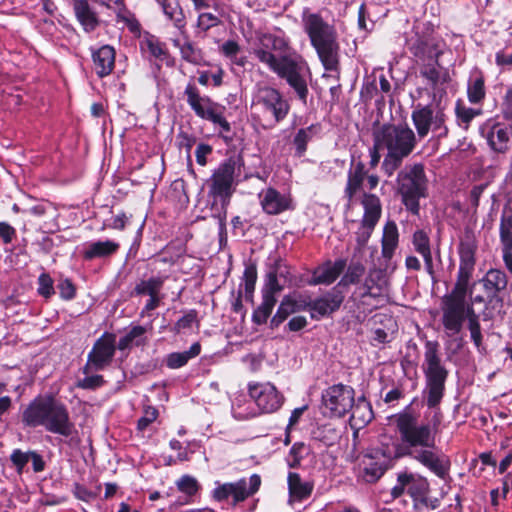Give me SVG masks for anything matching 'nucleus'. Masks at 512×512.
Returning a JSON list of instances; mask_svg holds the SVG:
<instances>
[{
  "instance_id": "nucleus-1",
  "label": "nucleus",
  "mask_w": 512,
  "mask_h": 512,
  "mask_svg": "<svg viewBox=\"0 0 512 512\" xmlns=\"http://www.w3.org/2000/svg\"><path fill=\"white\" fill-rule=\"evenodd\" d=\"M394 424L399 434V444L394 454L388 453V458L410 457L421 464L437 477L445 479L450 470L449 458L436 446V436L440 420L437 415L432 423L421 422L411 411H403L394 416Z\"/></svg>"
},
{
  "instance_id": "nucleus-2",
  "label": "nucleus",
  "mask_w": 512,
  "mask_h": 512,
  "mask_svg": "<svg viewBox=\"0 0 512 512\" xmlns=\"http://www.w3.org/2000/svg\"><path fill=\"white\" fill-rule=\"evenodd\" d=\"M261 48L255 50L260 62L266 64L295 91L304 103L308 95L307 77L309 69L300 57L283 56L277 58L270 50H284L286 42L283 38L265 34L261 38Z\"/></svg>"
},
{
  "instance_id": "nucleus-3",
  "label": "nucleus",
  "mask_w": 512,
  "mask_h": 512,
  "mask_svg": "<svg viewBox=\"0 0 512 512\" xmlns=\"http://www.w3.org/2000/svg\"><path fill=\"white\" fill-rule=\"evenodd\" d=\"M22 423L27 427H43L46 431L64 437L72 435L74 424L65 404L53 396L34 398L22 412Z\"/></svg>"
},
{
  "instance_id": "nucleus-4",
  "label": "nucleus",
  "mask_w": 512,
  "mask_h": 512,
  "mask_svg": "<svg viewBox=\"0 0 512 512\" xmlns=\"http://www.w3.org/2000/svg\"><path fill=\"white\" fill-rule=\"evenodd\" d=\"M303 26L325 70L339 66V44L335 29L316 13H303Z\"/></svg>"
},
{
  "instance_id": "nucleus-5",
  "label": "nucleus",
  "mask_w": 512,
  "mask_h": 512,
  "mask_svg": "<svg viewBox=\"0 0 512 512\" xmlns=\"http://www.w3.org/2000/svg\"><path fill=\"white\" fill-rule=\"evenodd\" d=\"M442 324L445 334L452 338L457 337L468 321L471 339L479 347L482 342L481 326L473 304L467 300V296L455 298H442Z\"/></svg>"
},
{
  "instance_id": "nucleus-6",
  "label": "nucleus",
  "mask_w": 512,
  "mask_h": 512,
  "mask_svg": "<svg viewBox=\"0 0 512 512\" xmlns=\"http://www.w3.org/2000/svg\"><path fill=\"white\" fill-rule=\"evenodd\" d=\"M251 108L258 117L269 122L267 127H274L286 118L290 105L278 89L257 84L252 94Z\"/></svg>"
},
{
  "instance_id": "nucleus-7",
  "label": "nucleus",
  "mask_w": 512,
  "mask_h": 512,
  "mask_svg": "<svg viewBox=\"0 0 512 512\" xmlns=\"http://www.w3.org/2000/svg\"><path fill=\"white\" fill-rule=\"evenodd\" d=\"M424 348L422 369L426 378V389L428 392L427 405L434 407L440 403L443 397L448 371L441 363L438 342L427 341Z\"/></svg>"
},
{
  "instance_id": "nucleus-8",
  "label": "nucleus",
  "mask_w": 512,
  "mask_h": 512,
  "mask_svg": "<svg viewBox=\"0 0 512 512\" xmlns=\"http://www.w3.org/2000/svg\"><path fill=\"white\" fill-rule=\"evenodd\" d=\"M399 193L406 209L413 214L419 212V199L426 197L427 179L421 164L405 166L397 177Z\"/></svg>"
},
{
  "instance_id": "nucleus-9",
  "label": "nucleus",
  "mask_w": 512,
  "mask_h": 512,
  "mask_svg": "<svg viewBox=\"0 0 512 512\" xmlns=\"http://www.w3.org/2000/svg\"><path fill=\"white\" fill-rule=\"evenodd\" d=\"M377 147L389 153L409 156L417 143L415 132L407 124H385L374 134Z\"/></svg>"
},
{
  "instance_id": "nucleus-10",
  "label": "nucleus",
  "mask_w": 512,
  "mask_h": 512,
  "mask_svg": "<svg viewBox=\"0 0 512 512\" xmlns=\"http://www.w3.org/2000/svg\"><path fill=\"white\" fill-rule=\"evenodd\" d=\"M442 106V100H437L429 105H417L412 111L411 119L416 129V135L423 139L429 132L437 138L446 137L448 127L446 125L447 115Z\"/></svg>"
},
{
  "instance_id": "nucleus-11",
  "label": "nucleus",
  "mask_w": 512,
  "mask_h": 512,
  "mask_svg": "<svg viewBox=\"0 0 512 512\" xmlns=\"http://www.w3.org/2000/svg\"><path fill=\"white\" fill-rule=\"evenodd\" d=\"M406 45L410 53L422 63L440 59L446 46L431 30L421 29L419 26L414 27L413 34L406 39Z\"/></svg>"
},
{
  "instance_id": "nucleus-12",
  "label": "nucleus",
  "mask_w": 512,
  "mask_h": 512,
  "mask_svg": "<svg viewBox=\"0 0 512 512\" xmlns=\"http://www.w3.org/2000/svg\"><path fill=\"white\" fill-rule=\"evenodd\" d=\"M184 94L187 103L198 117L218 125L223 132L230 131V124L223 116L224 107L212 101L208 96L200 95L199 90L193 84L186 86Z\"/></svg>"
},
{
  "instance_id": "nucleus-13",
  "label": "nucleus",
  "mask_w": 512,
  "mask_h": 512,
  "mask_svg": "<svg viewBox=\"0 0 512 512\" xmlns=\"http://www.w3.org/2000/svg\"><path fill=\"white\" fill-rule=\"evenodd\" d=\"M430 485L426 477L408 471L400 472L397 476V483L391 490L393 498L402 496L405 492L413 499L414 506L420 508L428 507Z\"/></svg>"
},
{
  "instance_id": "nucleus-14",
  "label": "nucleus",
  "mask_w": 512,
  "mask_h": 512,
  "mask_svg": "<svg viewBox=\"0 0 512 512\" xmlns=\"http://www.w3.org/2000/svg\"><path fill=\"white\" fill-rule=\"evenodd\" d=\"M477 246L471 237H466L460 242V264L456 283L450 293L443 298H455L467 296L468 286L475 268V253Z\"/></svg>"
},
{
  "instance_id": "nucleus-15",
  "label": "nucleus",
  "mask_w": 512,
  "mask_h": 512,
  "mask_svg": "<svg viewBox=\"0 0 512 512\" xmlns=\"http://www.w3.org/2000/svg\"><path fill=\"white\" fill-rule=\"evenodd\" d=\"M215 488L212 491V497L218 502L226 501L232 498L233 505L245 501L253 496L261 486V477L258 474H252L248 479L241 478L235 482L220 483L215 482Z\"/></svg>"
},
{
  "instance_id": "nucleus-16",
  "label": "nucleus",
  "mask_w": 512,
  "mask_h": 512,
  "mask_svg": "<svg viewBox=\"0 0 512 512\" xmlns=\"http://www.w3.org/2000/svg\"><path fill=\"white\" fill-rule=\"evenodd\" d=\"M116 337L111 333H104L93 345L88 353L87 362L83 367L84 374L102 371L107 368L116 351Z\"/></svg>"
},
{
  "instance_id": "nucleus-17",
  "label": "nucleus",
  "mask_w": 512,
  "mask_h": 512,
  "mask_svg": "<svg viewBox=\"0 0 512 512\" xmlns=\"http://www.w3.org/2000/svg\"><path fill=\"white\" fill-rule=\"evenodd\" d=\"M324 414L330 417H342L353 407L354 390L346 385L329 387L322 396Z\"/></svg>"
},
{
  "instance_id": "nucleus-18",
  "label": "nucleus",
  "mask_w": 512,
  "mask_h": 512,
  "mask_svg": "<svg viewBox=\"0 0 512 512\" xmlns=\"http://www.w3.org/2000/svg\"><path fill=\"white\" fill-rule=\"evenodd\" d=\"M419 73L432 90L433 102L442 100L446 93L445 85L451 81L448 68L440 64V59H435L421 63Z\"/></svg>"
},
{
  "instance_id": "nucleus-19",
  "label": "nucleus",
  "mask_w": 512,
  "mask_h": 512,
  "mask_svg": "<svg viewBox=\"0 0 512 512\" xmlns=\"http://www.w3.org/2000/svg\"><path fill=\"white\" fill-rule=\"evenodd\" d=\"M367 180L369 190H373L379 184V177L376 174H368L365 164L360 158L352 156L351 163L347 172V183L345 187V195L349 201L359 193Z\"/></svg>"
},
{
  "instance_id": "nucleus-20",
  "label": "nucleus",
  "mask_w": 512,
  "mask_h": 512,
  "mask_svg": "<svg viewBox=\"0 0 512 512\" xmlns=\"http://www.w3.org/2000/svg\"><path fill=\"white\" fill-rule=\"evenodd\" d=\"M248 392L263 413L275 412L284 402L283 395L270 382L250 383Z\"/></svg>"
},
{
  "instance_id": "nucleus-21",
  "label": "nucleus",
  "mask_w": 512,
  "mask_h": 512,
  "mask_svg": "<svg viewBox=\"0 0 512 512\" xmlns=\"http://www.w3.org/2000/svg\"><path fill=\"white\" fill-rule=\"evenodd\" d=\"M236 161L229 158L219 165L211 177L210 193L222 199L229 198L232 194V185Z\"/></svg>"
},
{
  "instance_id": "nucleus-22",
  "label": "nucleus",
  "mask_w": 512,
  "mask_h": 512,
  "mask_svg": "<svg viewBox=\"0 0 512 512\" xmlns=\"http://www.w3.org/2000/svg\"><path fill=\"white\" fill-rule=\"evenodd\" d=\"M388 278L385 269L371 268L360 290L361 297H378L387 291Z\"/></svg>"
},
{
  "instance_id": "nucleus-23",
  "label": "nucleus",
  "mask_w": 512,
  "mask_h": 512,
  "mask_svg": "<svg viewBox=\"0 0 512 512\" xmlns=\"http://www.w3.org/2000/svg\"><path fill=\"white\" fill-rule=\"evenodd\" d=\"M263 210L271 215L282 213L291 208V199L273 188L262 191L259 195Z\"/></svg>"
},
{
  "instance_id": "nucleus-24",
  "label": "nucleus",
  "mask_w": 512,
  "mask_h": 512,
  "mask_svg": "<svg viewBox=\"0 0 512 512\" xmlns=\"http://www.w3.org/2000/svg\"><path fill=\"white\" fill-rule=\"evenodd\" d=\"M115 49L110 45H103L92 49V61L96 74L100 78L110 75L115 65Z\"/></svg>"
},
{
  "instance_id": "nucleus-25",
  "label": "nucleus",
  "mask_w": 512,
  "mask_h": 512,
  "mask_svg": "<svg viewBox=\"0 0 512 512\" xmlns=\"http://www.w3.org/2000/svg\"><path fill=\"white\" fill-rule=\"evenodd\" d=\"M346 267V260L338 259L335 262H326L315 269L313 282L316 284L333 283Z\"/></svg>"
},
{
  "instance_id": "nucleus-26",
  "label": "nucleus",
  "mask_w": 512,
  "mask_h": 512,
  "mask_svg": "<svg viewBox=\"0 0 512 512\" xmlns=\"http://www.w3.org/2000/svg\"><path fill=\"white\" fill-rule=\"evenodd\" d=\"M119 247V243L112 240L89 242L85 244L82 250V256L88 261L96 258H106L115 254Z\"/></svg>"
},
{
  "instance_id": "nucleus-27",
  "label": "nucleus",
  "mask_w": 512,
  "mask_h": 512,
  "mask_svg": "<svg viewBox=\"0 0 512 512\" xmlns=\"http://www.w3.org/2000/svg\"><path fill=\"white\" fill-rule=\"evenodd\" d=\"M399 244V231L394 221H387L383 227L381 239V255L386 261H390Z\"/></svg>"
},
{
  "instance_id": "nucleus-28",
  "label": "nucleus",
  "mask_w": 512,
  "mask_h": 512,
  "mask_svg": "<svg viewBox=\"0 0 512 512\" xmlns=\"http://www.w3.org/2000/svg\"><path fill=\"white\" fill-rule=\"evenodd\" d=\"M342 301L343 297L340 293H328L319 299L306 303V307L311 310L312 317H315V314L322 317L337 310Z\"/></svg>"
},
{
  "instance_id": "nucleus-29",
  "label": "nucleus",
  "mask_w": 512,
  "mask_h": 512,
  "mask_svg": "<svg viewBox=\"0 0 512 512\" xmlns=\"http://www.w3.org/2000/svg\"><path fill=\"white\" fill-rule=\"evenodd\" d=\"M73 9L85 32H92L99 25L98 17L87 0H74Z\"/></svg>"
},
{
  "instance_id": "nucleus-30",
  "label": "nucleus",
  "mask_w": 512,
  "mask_h": 512,
  "mask_svg": "<svg viewBox=\"0 0 512 512\" xmlns=\"http://www.w3.org/2000/svg\"><path fill=\"white\" fill-rule=\"evenodd\" d=\"M156 3L173 26L183 32L186 26V17L181 5L175 0H156Z\"/></svg>"
},
{
  "instance_id": "nucleus-31",
  "label": "nucleus",
  "mask_w": 512,
  "mask_h": 512,
  "mask_svg": "<svg viewBox=\"0 0 512 512\" xmlns=\"http://www.w3.org/2000/svg\"><path fill=\"white\" fill-rule=\"evenodd\" d=\"M412 244L414 250L423 257L427 273L433 276V259L428 234L423 230H416L412 235Z\"/></svg>"
},
{
  "instance_id": "nucleus-32",
  "label": "nucleus",
  "mask_w": 512,
  "mask_h": 512,
  "mask_svg": "<svg viewBox=\"0 0 512 512\" xmlns=\"http://www.w3.org/2000/svg\"><path fill=\"white\" fill-rule=\"evenodd\" d=\"M289 502L302 501L308 498L313 490V484L303 481L298 473L288 474Z\"/></svg>"
},
{
  "instance_id": "nucleus-33",
  "label": "nucleus",
  "mask_w": 512,
  "mask_h": 512,
  "mask_svg": "<svg viewBox=\"0 0 512 512\" xmlns=\"http://www.w3.org/2000/svg\"><path fill=\"white\" fill-rule=\"evenodd\" d=\"M485 78L481 71L474 69L467 83V97L471 104H480L485 99Z\"/></svg>"
},
{
  "instance_id": "nucleus-34",
  "label": "nucleus",
  "mask_w": 512,
  "mask_h": 512,
  "mask_svg": "<svg viewBox=\"0 0 512 512\" xmlns=\"http://www.w3.org/2000/svg\"><path fill=\"white\" fill-rule=\"evenodd\" d=\"M350 411V424L353 428L360 429L373 419L372 407L364 398H359L356 402L354 401Z\"/></svg>"
},
{
  "instance_id": "nucleus-35",
  "label": "nucleus",
  "mask_w": 512,
  "mask_h": 512,
  "mask_svg": "<svg viewBox=\"0 0 512 512\" xmlns=\"http://www.w3.org/2000/svg\"><path fill=\"white\" fill-rule=\"evenodd\" d=\"M361 204L364 209L362 222L377 225L382 215V205L378 196L364 193Z\"/></svg>"
},
{
  "instance_id": "nucleus-36",
  "label": "nucleus",
  "mask_w": 512,
  "mask_h": 512,
  "mask_svg": "<svg viewBox=\"0 0 512 512\" xmlns=\"http://www.w3.org/2000/svg\"><path fill=\"white\" fill-rule=\"evenodd\" d=\"M306 309V302L302 300H296L292 297H285L276 314L271 320V324L275 327L279 326L286 318L300 310Z\"/></svg>"
},
{
  "instance_id": "nucleus-37",
  "label": "nucleus",
  "mask_w": 512,
  "mask_h": 512,
  "mask_svg": "<svg viewBox=\"0 0 512 512\" xmlns=\"http://www.w3.org/2000/svg\"><path fill=\"white\" fill-rule=\"evenodd\" d=\"M509 140L510 132L508 128L503 127L500 124L493 125L487 135L489 145L494 151L499 153L507 151Z\"/></svg>"
},
{
  "instance_id": "nucleus-38",
  "label": "nucleus",
  "mask_w": 512,
  "mask_h": 512,
  "mask_svg": "<svg viewBox=\"0 0 512 512\" xmlns=\"http://www.w3.org/2000/svg\"><path fill=\"white\" fill-rule=\"evenodd\" d=\"M283 270L284 267L279 265L267 274L265 286L263 288L264 296L276 297L275 295L283 289V286L286 282V277Z\"/></svg>"
},
{
  "instance_id": "nucleus-39",
  "label": "nucleus",
  "mask_w": 512,
  "mask_h": 512,
  "mask_svg": "<svg viewBox=\"0 0 512 512\" xmlns=\"http://www.w3.org/2000/svg\"><path fill=\"white\" fill-rule=\"evenodd\" d=\"M482 281L486 292L492 295L506 289L508 282L506 274L498 269H490Z\"/></svg>"
},
{
  "instance_id": "nucleus-40",
  "label": "nucleus",
  "mask_w": 512,
  "mask_h": 512,
  "mask_svg": "<svg viewBox=\"0 0 512 512\" xmlns=\"http://www.w3.org/2000/svg\"><path fill=\"white\" fill-rule=\"evenodd\" d=\"M146 328L140 325L133 326L131 329L119 339L117 348L121 351L130 349L133 346H140L145 343Z\"/></svg>"
},
{
  "instance_id": "nucleus-41",
  "label": "nucleus",
  "mask_w": 512,
  "mask_h": 512,
  "mask_svg": "<svg viewBox=\"0 0 512 512\" xmlns=\"http://www.w3.org/2000/svg\"><path fill=\"white\" fill-rule=\"evenodd\" d=\"M166 279L167 276L164 275H157L152 276L148 279H143L136 284L134 288V293L136 295L148 296L160 295V290L162 289Z\"/></svg>"
},
{
  "instance_id": "nucleus-42",
  "label": "nucleus",
  "mask_w": 512,
  "mask_h": 512,
  "mask_svg": "<svg viewBox=\"0 0 512 512\" xmlns=\"http://www.w3.org/2000/svg\"><path fill=\"white\" fill-rule=\"evenodd\" d=\"M201 352V346L198 342L192 344L189 350L184 352H174L167 356L166 365L170 369H178L187 364V362L198 356Z\"/></svg>"
},
{
  "instance_id": "nucleus-43",
  "label": "nucleus",
  "mask_w": 512,
  "mask_h": 512,
  "mask_svg": "<svg viewBox=\"0 0 512 512\" xmlns=\"http://www.w3.org/2000/svg\"><path fill=\"white\" fill-rule=\"evenodd\" d=\"M176 486L180 492L185 495L184 500H179L177 504L184 505L192 502V497L196 495L200 489L197 479L190 475H183L176 481Z\"/></svg>"
},
{
  "instance_id": "nucleus-44",
  "label": "nucleus",
  "mask_w": 512,
  "mask_h": 512,
  "mask_svg": "<svg viewBox=\"0 0 512 512\" xmlns=\"http://www.w3.org/2000/svg\"><path fill=\"white\" fill-rule=\"evenodd\" d=\"M499 230L502 250L512 249V210L509 207L502 211Z\"/></svg>"
},
{
  "instance_id": "nucleus-45",
  "label": "nucleus",
  "mask_w": 512,
  "mask_h": 512,
  "mask_svg": "<svg viewBox=\"0 0 512 512\" xmlns=\"http://www.w3.org/2000/svg\"><path fill=\"white\" fill-rule=\"evenodd\" d=\"M319 131L320 126L318 124H312L306 128L298 130L293 140L298 156H302L305 153L308 142H310L319 133Z\"/></svg>"
},
{
  "instance_id": "nucleus-46",
  "label": "nucleus",
  "mask_w": 512,
  "mask_h": 512,
  "mask_svg": "<svg viewBox=\"0 0 512 512\" xmlns=\"http://www.w3.org/2000/svg\"><path fill=\"white\" fill-rule=\"evenodd\" d=\"M363 464L361 477L367 483L376 482L386 470V466L383 463L375 461L372 457H369Z\"/></svg>"
},
{
  "instance_id": "nucleus-47",
  "label": "nucleus",
  "mask_w": 512,
  "mask_h": 512,
  "mask_svg": "<svg viewBox=\"0 0 512 512\" xmlns=\"http://www.w3.org/2000/svg\"><path fill=\"white\" fill-rule=\"evenodd\" d=\"M240 51L241 47L235 40H227L219 47V52L229 59L231 64L244 67L247 60L244 56H238Z\"/></svg>"
},
{
  "instance_id": "nucleus-48",
  "label": "nucleus",
  "mask_w": 512,
  "mask_h": 512,
  "mask_svg": "<svg viewBox=\"0 0 512 512\" xmlns=\"http://www.w3.org/2000/svg\"><path fill=\"white\" fill-rule=\"evenodd\" d=\"M117 23H123L128 30L133 34H139L141 25L137 20L133 12H131L127 6H121L119 9H115Z\"/></svg>"
},
{
  "instance_id": "nucleus-49",
  "label": "nucleus",
  "mask_w": 512,
  "mask_h": 512,
  "mask_svg": "<svg viewBox=\"0 0 512 512\" xmlns=\"http://www.w3.org/2000/svg\"><path fill=\"white\" fill-rule=\"evenodd\" d=\"M173 44L179 48L183 60L194 65H199L202 62L201 50L196 48L190 41L181 44L179 40H173Z\"/></svg>"
},
{
  "instance_id": "nucleus-50",
  "label": "nucleus",
  "mask_w": 512,
  "mask_h": 512,
  "mask_svg": "<svg viewBox=\"0 0 512 512\" xmlns=\"http://www.w3.org/2000/svg\"><path fill=\"white\" fill-rule=\"evenodd\" d=\"M276 302V297L263 295L261 305L253 313L254 322L257 324L265 323L268 317L271 315Z\"/></svg>"
},
{
  "instance_id": "nucleus-51",
  "label": "nucleus",
  "mask_w": 512,
  "mask_h": 512,
  "mask_svg": "<svg viewBox=\"0 0 512 512\" xmlns=\"http://www.w3.org/2000/svg\"><path fill=\"white\" fill-rule=\"evenodd\" d=\"M308 452L309 448L304 443H294L286 457L287 465L290 468L298 467Z\"/></svg>"
},
{
  "instance_id": "nucleus-52",
  "label": "nucleus",
  "mask_w": 512,
  "mask_h": 512,
  "mask_svg": "<svg viewBox=\"0 0 512 512\" xmlns=\"http://www.w3.org/2000/svg\"><path fill=\"white\" fill-rule=\"evenodd\" d=\"M375 227V225L361 221V225L355 233L356 249L358 251H361L366 246Z\"/></svg>"
},
{
  "instance_id": "nucleus-53",
  "label": "nucleus",
  "mask_w": 512,
  "mask_h": 512,
  "mask_svg": "<svg viewBox=\"0 0 512 512\" xmlns=\"http://www.w3.org/2000/svg\"><path fill=\"white\" fill-rule=\"evenodd\" d=\"M406 157L407 156L404 155L387 152V155L385 156L382 163V169L384 173L389 177L392 176L394 172L401 166L403 159Z\"/></svg>"
},
{
  "instance_id": "nucleus-54",
  "label": "nucleus",
  "mask_w": 512,
  "mask_h": 512,
  "mask_svg": "<svg viewBox=\"0 0 512 512\" xmlns=\"http://www.w3.org/2000/svg\"><path fill=\"white\" fill-rule=\"evenodd\" d=\"M221 24V20L218 16L209 13V12H202L197 17L196 26L201 31L206 32L209 29L216 27Z\"/></svg>"
},
{
  "instance_id": "nucleus-55",
  "label": "nucleus",
  "mask_w": 512,
  "mask_h": 512,
  "mask_svg": "<svg viewBox=\"0 0 512 512\" xmlns=\"http://www.w3.org/2000/svg\"><path fill=\"white\" fill-rule=\"evenodd\" d=\"M38 293L45 297L50 298L54 294L53 279L46 273H42L38 278Z\"/></svg>"
},
{
  "instance_id": "nucleus-56",
  "label": "nucleus",
  "mask_w": 512,
  "mask_h": 512,
  "mask_svg": "<svg viewBox=\"0 0 512 512\" xmlns=\"http://www.w3.org/2000/svg\"><path fill=\"white\" fill-rule=\"evenodd\" d=\"M10 460L18 473H22L26 464L30 461V451L23 452L20 449H15L10 455Z\"/></svg>"
},
{
  "instance_id": "nucleus-57",
  "label": "nucleus",
  "mask_w": 512,
  "mask_h": 512,
  "mask_svg": "<svg viewBox=\"0 0 512 512\" xmlns=\"http://www.w3.org/2000/svg\"><path fill=\"white\" fill-rule=\"evenodd\" d=\"M86 376L79 380L77 387L82 389H96L104 384L103 376L98 374H85Z\"/></svg>"
},
{
  "instance_id": "nucleus-58",
  "label": "nucleus",
  "mask_w": 512,
  "mask_h": 512,
  "mask_svg": "<svg viewBox=\"0 0 512 512\" xmlns=\"http://www.w3.org/2000/svg\"><path fill=\"white\" fill-rule=\"evenodd\" d=\"M365 268L362 264H352L348 267L346 274L344 275L342 282L345 284H354L364 274Z\"/></svg>"
},
{
  "instance_id": "nucleus-59",
  "label": "nucleus",
  "mask_w": 512,
  "mask_h": 512,
  "mask_svg": "<svg viewBox=\"0 0 512 512\" xmlns=\"http://www.w3.org/2000/svg\"><path fill=\"white\" fill-rule=\"evenodd\" d=\"M257 280V271L254 266H248L244 271V287L246 296L252 295Z\"/></svg>"
},
{
  "instance_id": "nucleus-60",
  "label": "nucleus",
  "mask_w": 512,
  "mask_h": 512,
  "mask_svg": "<svg viewBox=\"0 0 512 512\" xmlns=\"http://www.w3.org/2000/svg\"><path fill=\"white\" fill-rule=\"evenodd\" d=\"M158 417V410L154 407L148 406L144 409V415L138 420L137 428L143 432L151 423Z\"/></svg>"
},
{
  "instance_id": "nucleus-61",
  "label": "nucleus",
  "mask_w": 512,
  "mask_h": 512,
  "mask_svg": "<svg viewBox=\"0 0 512 512\" xmlns=\"http://www.w3.org/2000/svg\"><path fill=\"white\" fill-rule=\"evenodd\" d=\"M319 438L325 445L330 446L338 440L339 433L330 426H323L319 429Z\"/></svg>"
},
{
  "instance_id": "nucleus-62",
  "label": "nucleus",
  "mask_w": 512,
  "mask_h": 512,
  "mask_svg": "<svg viewBox=\"0 0 512 512\" xmlns=\"http://www.w3.org/2000/svg\"><path fill=\"white\" fill-rule=\"evenodd\" d=\"M455 113L458 119L466 125L478 114L474 109L465 107L460 102L456 104Z\"/></svg>"
},
{
  "instance_id": "nucleus-63",
  "label": "nucleus",
  "mask_w": 512,
  "mask_h": 512,
  "mask_svg": "<svg viewBox=\"0 0 512 512\" xmlns=\"http://www.w3.org/2000/svg\"><path fill=\"white\" fill-rule=\"evenodd\" d=\"M60 297L64 300H71L75 296V287L69 279H61L57 285Z\"/></svg>"
},
{
  "instance_id": "nucleus-64",
  "label": "nucleus",
  "mask_w": 512,
  "mask_h": 512,
  "mask_svg": "<svg viewBox=\"0 0 512 512\" xmlns=\"http://www.w3.org/2000/svg\"><path fill=\"white\" fill-rule=\"evenodd\" d=\"M212 147L208 144L200 143L195 150L196 161L199 165L205 166L207 163L206 157L211 154Z\"/></svg>"
}]
</instances>
